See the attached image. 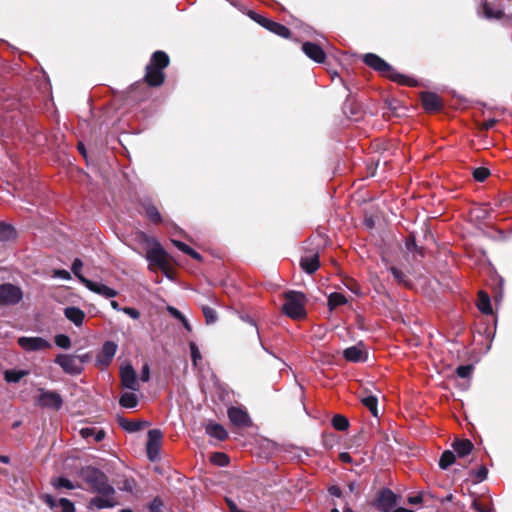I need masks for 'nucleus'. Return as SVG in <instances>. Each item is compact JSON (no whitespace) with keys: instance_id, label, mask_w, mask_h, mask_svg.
<instances>
[{"instance_id":"7c9ffc66","label":"nucleus","mask_w":512,"mask_h":512,"mask_svg":"<svg viewBox=\"0 0 512 512\" xmlns=\"http://www.w3.org/2000/svg\"><path fill=\"white\" fill-rule=\"evenodd\" d=\"M346 302H347L346 297L338 292H334V293L330 294L329 298H328V305H329L330 309H334L340 305L345 304Z\"/></svg>"},{"instance_id":"423d86ee","label":"nucleus","mask_w":512,"mask_h":512,"mask_svg":"<svg viewBox=\"0 0 512 512\" xmlns=\"http://www.w3.org/2000/svg\"><path fill=\"white\" fill-rule=\"evenodd\" d=\"M65 373L70 375H79L83 371V366H79V359L76 355L58 354L54 360Z\"/></svg>"},{"instance_id":"aec40b11","label":"nucleus","mask_w":512,"mask_h":512,"mask_svg":"<svg viewBox=\"0 0 512 512\" xmlns=\"http://www.w3.org/2000/svg\"><path fill=\"white\" fill-rule=\"evenodd\" d=\"M421 101L426 111H437L442 107L441 98L432 92H424L421 95Z\"/></svg>"},{"instance_id":"f03ea898","label":"nucleus","mask_w":512,"mask_h":512,"mask_svg":"<svg viewBox=\"0 0 512 512\" xmlns=\"http://www.w3.org/2000/svg\"><path fill=\"white\" fill-rule=\"evenodd\" d=\"M283 296L285 303L282 310L285 315L294 320L302 319L306 316V297L302 292L290 290L285 292Z\"/></svg>"},{"instance_id":"680f3d73","label":"nucleus","mask_w":512,"mask_h":512,"mask_svg":"<svg viewBox=\"0 0 512 512\" xmlns=\"http://www.w3.org/2000/svg\"><path fill=\"white\" fill-rule=\"evenodd\" d=\"M421 501H422L421 496H413V497H409V499H408V502H409L410 504H418V503H420Z\"/></svg>"},{"instance_id":"bf43d9fd","label":"nucleus","mask_w":512,"mask_h":512,"mask_svg":"<svg viewBox=\"0 0 512 512\" xmlns=\"http://www.w3.org/2000/svg\"><path fill=\"white\" fill-rule=\"evenodd\" d=\"M329 493L333 496H336V497H340L341 495V490L339 487L337 486H332L329 488Z\"/></svg>"},{"instance_id":"4be33fe9","label":"nucleus","mask_w":512,"mask_h":512,"mask_svg":"<svg viewBox=\"0 0 512 512\" xmlns=\"http://www.w3.org/2000/svg\"><path fill=\"white\" fill-rule=\"evenodd\" d=\"M114 494H99L90 501V505L97 509L111 508L115 505Z\"/></svg>"},{"instance_id":"774afa93","label":"nucleus","mask_w":512,"mask_h":512,"mask_svg":"<svg viewBox=\"0 0 512 512\" xmlns=\"http://www.w3.org/2000/svg\"><path fill=\"white\" fill-rule=\"evenodd\" d=\"M392 512H414V511L407 509V508L400 507V508L393 510Z\"/></svg>"},{"instance_id":"e433bc0d","label":"nucleus","mask_w":512,"mask_h":512,"mask_svg":"<svg viewBox=\"0 0 512 512\" xmlns=\"http://www.w3.org/2000/svg\"><path fill=\"white\" fill-rule=\"evenodd\" d=\"M362 403L364 406H366L371 413L377 417L378 411H377V398L374 396H367L362 398Z\"/></svg>"},{"instance_id":"393cba45","label":"nucleus","mask_w":512,"mask_h":512,"mask_svg":"<svg viewBox=\"0 0 512 512\" xmlns=\"http://www.w3.org/2000/svg\"><path fill=\"white\" fill-rule=\"evenodd\" d=\"M206 432L208 435L218 440H225L228 437V433L225 428L217 423H209L206 426Z\"/></svg>"},{"instance_id":"2f4dec72","label":"nucleus","mask_w":512,"mask_h":512,"mask_svg":"<svg viewBox=\"0 0 512 512\" xmlns=\"http://www.w3.org/2000/svg\"><path fill=\"white\" fill-rule=\"evenodd\" d=\"M455 462V454L452 451L446 450L442 453L439 466L441 469H447L450 465Z\"/></svg>"},{"instance_id":"e2e57ef3","label":"nucleus","mask_w":512,"mask_h":512,"mask_svg":"<svg viewBox=\"0 0 512 512\" xmlns=\"http://www.w3.org/2000/svg\"><path fill=\"white\" fill-rule=\"evenodd\" d=\"M111 307L116 311H122L123 308H120L119 303L115 300L110 302Z\"/></svg>"},{"instance_id":"4c0bfd02","label":"nucleus","mask_w":512,"mask_h":512,"mask_svg":"<svg viewBox=\"0 0 512 512\" xmlns=\"http://www.w3.org/2000/svg\"><path fill=\"white\" fill-rule=\"evenodd\" d=\"M202 312L204 314L206 324H208V325L214 324L217 321V318H218L217 312L213 308L208 307V306H203Z\"/></svg>"},{"instance_id":"c9c22d12","label":"nucleus","mask_w":512,"mask_h":512,"mask_svg":"<svg viewBox=\"0 0 512 512\" xmlns=\"http://www.w3.org/2000/svg\"><path fill=\"white\" fill-rule=\"evenodd\" d=\"M332 425L339 431H345L349 427V422L346 417L338 414L333 417Z\"/></svg>"},{"instance_id":"58836bf2","label":"nucleus","mask_w":512,"mask_h":512,"mask_svg":"<svg viewBox=\"0 0 512 512\" xmlns=\"http://www.w3.org/2000/svg\"><path fill=\"white\" fill-rule=\"evenodd\" d=\"M189 348H190V352H191V358H192L193 365L195 367H197L198 362L202 360L200 350L195 342H190Z\"/></svg>"},{"instance_id":"412c9836","label":"nucleus","mask_w":512,"mask_h":512,"mask_svg":"<svg viewBox=\"0 0 512 512\" xmlns=\"http://www.w3.org/2000/svg\"><path fill=\"white\" fill-rule=\"evenodd\" d=\"M65 317L75 326L80 327L85 319V313L78 307L69 306L64 309Z\"/></svg>"},{"instance_id":"13d9d810","label":"nucleus","mask_w":512,"mask_h":512,"mask_svg":"<svg viewBox=\"0 0 512 512\" xmlns=\"http://www.w3.org/2000/svg\"><path fill=\"white\" fill-rule=\"evenodd\" d=\"M76 356L79 359V366H83L84 363L88 362L91 359L89 353H85L82 355H76Z\"/></svg>"},{"instance_id":"79ce46f5","label":"nucleus","mask_w":512,"mask_h":512,"mask_svg":"<svg viewBox=\"0 0 512 512\" xmlns=\"http://www.w3.org/2000/svg\"><path fill=\"white\" fill-rule=\"evenodd\" d=\"M83 267V262L79 259V258H76L73 263H72V272L74 273V275L78 278V280L82 283V280L83 279H87L86 277H84L82 274H81V269Z\"/></svg>"},{"instance_id":"0eeeda50","label":"nucleus","mask_w":512,"mask_h":512,"mask_svg":"<svg viewBox=\"0 0 512 512\" xmlns=\"http://www.w3.org/2000/svg\"><path fill=\"white\" fill-rule=\"evenodd\" d=\"M18 345L27 352L42 351L52 348V344L42 337H20L17 340Z\"/></svg>"},{"instance_id":"b1692460","label":"nucleus","mask_w":512,"mask_h":512,"mask_svg":"<svg viewBox=\"0 0 512 512\" xmlns=\"http://www.w3.org/2000/svg\"><path fill=\"white\" fill-rule=\"evenodd\" d=\"M482 13L483 16L489 20H499L504 16V12L501 8H495L487 1L482 4Z\"/></svg>"},{"instance_id":"2eb2a0df","label":"nucleus","mask_w":512,"mask_h":512,"mask_svg":"<svg viewBox=\"0 0 512 512\" xmlns=\"http://www.w3.org/2000/svg\"><path fill=\"white\" fill-rule=\"evenodd\" d=\"M229 420L238 427H248L251 425V420L246 411L238 407H230L228 409Z\"/></svg>"},{"instance_id":"4d7b16f0","label":"nucleus","mask_w":512,"mask_h":512,"mask_svg":"<svg viewBox=\"0 0 512 512\" xmlns=\"http://www.w3.org/2000/svg\"><path fill=\"white\" fill-rule=\"evenodd\" d=\"M105 437V433L103 430H96L95 429V433L93 435V438H94V441L95 442H100L104 439Z\"/></svg>"},{"instance_id":"de8ad7c7","label":"nucleus","mask_w":512,"mask_h":512,"mask_svg":"<svg viewBox=\"0 0 512 512\" xmlns=\"http://www.w3.org/2000/svg\"><path fill=\"white\" fill-rule=\"evenodd\" d=\"M173 244L182 252L184 253H190V251L192 252V248L189 247L187 244L181 242V241H177V240H172Z\"/></svg>"},{"instance_id":"4468645a","label":"nucleus","mask_w":512,"mask_h":512,"mask_svg":"<svg viewBox=\"0 0 512 512\" xmlns=\"http://www.w3.org/2000/svg\"><path fill=\"white\" fill-rule=\"evenodd\" d=\"M82 284L91 292H94L104 298H114L118 295V292L115 289L100 282L83 279Z\"/></svg>"},{"instance_id":"c03bdc74","label":"nucleus","mask_w":512,"mask_h":512,"mask_svg":"<svg viewBox=\"0 0 512 512\" xmlns=\"http://www.w3.org/2000/svg\"><path fill=\"white\" fill-rule=\"evenodd\" d=\"M211 460L213 463L219 465V466H225L228 464L229 459L224 453H214L211 457Z\"/></svg>"},{"instance_id":"9b49d317","label":"nucleus","mask_w":512,"mask_h":512,"mask_svg":"<svg viewBox=\"0 0 512 512\" xmlns=\"http://www.w3.org/2000/svg\"><path fill=\"white\" fill-rule=\"evenodd\" d=\"M117 344L112 341H106L100 352L96 356L95 364L100 368H106L112 362L116 352H117Z\"/></svg>"},{"instance_id":"69168bd1","label":"nucleus","mask_w":512,"mask_h":512,"mask_svg":"<svg viewBox=\"0 0 512 512\" xmlns=\"http://www.w3.org/2000/svg\"><path fill=\"white\" fill-rule=\"evenodd\" d=\"M348 487H349V491H350L351 493H358L357 486H356V484H355L354 482H351V483L348 485Z\"/></svg>"},{"instance_id":"dca6fc26","label":"nucleus","mask_w":512,"mask_h":512,"mask_svg":"<svg viewBox=\"0 0 512 512\" xmlns=\"http://www.w3.org/2000/svg\"><path fill=\"white\" fill-rule=\"evenodd\" d=\"M121 381L124 387L136 391L139 388L136 372L131 365H126L120 371Z\"/></svg>"},{"instance_id":"f704fd0d","label":"nucleus","mask_w":512,"mask_h":512,"mask_svg":"<svg viewBox=\"0 0 512 512\" xmlns=\"http://www.w3.org/2000/svg\"><path fill=\"white\" fill-rule=\"evenodd\" d=\"M51 484L54 486V488L56 489H62V488H65V489H68V490H72L75 488V485L67 478H64V477H60V478H53L51 480Z\"/></svg>"},{"instance_id":"1a4fd4ad","label":"nucleus","mask_w":512,"mask_h":512,"mask_svg":"<svg viewBox=\"0 0 512 512\" xmlns=\"http://www.w3.org/2000/svg\"><path fill=\"white\" fill-rule=\"evenodd\" d=\"M22 291L19 287L12 284L0 285V305H14L22 299Z\"/></svg>"},{"instance_id":"338daca9","label":"nucleus","mask_w":512,"mask_h":512,"mask_svg":"<svg viewBox=\"0 0 512 512\" xmlns=\"http://www.w3.org/2000/svg\"><path fill=\"white\" fill-rule=\"evenodd\" d=\"M228 504L231 512H237V510H239L235 503L228 501Z\"/></svg>"},{"instance_id":"f3484780","label":"nucleus","mask_w":512,"mask_h":512,"mask_svg":"<svg viewBox=\"0 0 512 512\" xmlns=\"http://www.w3.org/2000/svg\"><path fill=\"white\" fill-rule=\"evenodd\" d=\"M303 52L312 60H314L317 63H323L326 58V54L323 51V49L312 42H305L302 45Z\"/></svg>"},{"instance_id":"f8f14e48","label":"nucleus","mask_w":512,"mask_h":512,"mask_svg":"<svg viewBox=\"0 0 512 512\" xmlns=\"http://www.w3.org/2000/svg\"><path fill=\"white\" fill-rule=\"evenodd\" d=\"M397 502L396 494L390 489H382L376 499L375 506L382 512H389Z\"/></svg>"},{"instance_id":"ea45409f","label":"nucleus","mask_w":512,"mask_h":512,"mask_svg":"<svg viewBox=\"0 0 512 512\" xmlns=\"http://www.w3.org/2000/svg\"><path fill=\"white\" fill-rule=\"evenodd\" d=\"M55 344L62 349H69L71 347V340L65 334H58L55 336Z\"/></svg>"},{"instance_id":"5701e85b","label":"nucleus","mask_w":512,"mask_h":512,"mask_svg":"<svg viewBox=\"0 0 512 512\" xmlns=\"http://www.w3.org/2000/svg\"><path fill=\"white\" fill-rule=\"evenodd\" d=\"M300 265L308 274L314 273L319 268V258L317 254L301 258Z\"/></svg>"},{"instance_id":"c85d7f7f","label":"nucleus","mask_w":512,"mask_h":512,"mask_svg":"<svg viewBox=\"0 0 512 512\" xmlns=\"http://www.w3.org/2000/svg\"><path fill=\"white\" fill-rule=\"evenodd\" d=\"M16 237V230L13 226L5 223H0V241L5 242L12 240Z\"/></svg>"},{"instance_id":"6ab92c4d","label":"nucleus","mask_w":512,"mask_h":512,"mask_svg":"<svg viewBox=\"0 0 512 512\" xmlns=\"http://www.w3.org/2000/svg\"><path fill=\"white\" fill-rule=\"evenodd\" d=\"M364 62L369 67L381 73H387L391 70V66L382 58L373 53H368L364 56Z\"/></svg>"},{"instance_id":"7ed1b4c3","label":"nucleus","mask_w":512,"mask_h":512,"mask_svg":"<svg viewBox=\"0 0 512 512\" xmlns=\"http://www.w3.org/2000/svg\"><path fill=\"white\" fill-rule=\"evenodd\" d=\"M138 238L145 244V257L150 265L164 268L167 264V254L160 243L155 238L149 237L144 233H140Z\"/></svg>"},{"instance_id":"473e14b6","label":"nucleus","mask_w":512,"mask_h":512,"mask_svg":"<svg viewBox=\"0 0 512 512\" xmlns=\"http://www.w3.org/2000/svg\"><path fill=\"white\" fill-rule=\"evenodd\" d=\"M28 374L25 370H8L5 372V379L7 382L16 383Z\"/></svg>"},{"instance_id":"c756f323","label":"nucleus","mask_w":512,"mask_h":512,"mask_svg":"<svg viewBox=\"0 0 512 512\" xmlns=\"http://www.w3.org/2000/svg\"><path fill=\"white\" fill-rule=\"evenodd\" d=\"M120 424L124 430L130 433L140 431L144 426L148 425L147 422L130 421L125 419H123Z\"/></svg>"},{"instance_id":"3c124183","label":"nucleus","mask_w":512,"mask_h":512,"mask_svg":"<svg viewBox=\"0 0 512 512\" xmlns=\"http://www.w3.org/2000/svg\"><path fill=\"white\" fill-rule=\"evenodd\" d=\"M167 311L170 313V315H172L174 318H176L178 320H181L184 317V315L173 306H168Z\"/></svg>"},{"instance_id":"37998d69","label":"nucleus","mask_w":512,"mask_h":512,"mask_svg":"<svg viewBox=\"0 0 512 512\" xmlns=\"http://www.w3.org/2000/svg\"><path fill=\"white\" fill-rule=\"evenodd\" d=\"M489 175H490V172L485 167H479V168L474 169V171H473V177L475 178V180H477L479 182H483L484 180H486V178Z\"/></svg>"},{"instance_id":"bb28decb","label":"nucleus","mask_w":512,"mask_h":512,"mask_svg":"<svg viewBox=\"0 0 512 512\" xmlns=\"http://www.w3.org/2000/svg\"><path fill=\"white\" fill-rule=\"evenodd\" d=\"M478 309L484 313V314H491L492 313V307L490 303V298L487 293L485 292H479L478 296V303H477Z\"/></svg>"},{"instance_id":"a878e982","label":"nucleus","mask_w":512,"mask_h":512,"mask_svg":"<svg viewBox=\"0 0 512 512\" xmlns=\"http://www.w3.org/2000/svg\"><path fill=\"white\" fill-rule=\"evenodd\" d=\"M453 448L455 452L460 457H464L471 453L473 449V444L470 440H456L453 444Z\"/></svg>"},{"instance_id":"6e6552de","label":"nucleus","mask_w":512,"mask_h":512,"mask_svg":"<svg viewBox=\"0 0 512 512\" xmlns=\"http://www.w3.org/2000/svg\"><path fill=\"white\" fill-rule=\"evenodd\" d=\"M249 16L257 23H259L261 26H263L264 28L268 29L269 31L273 32L278 36H281L283 38H288L290 36L289 29L280 23L274 22L252 11L249 13Z\"/></svg>"},{"instance_id":"603ef678","label":"nucleus","mask_w":512,"mask_h":512,"mask_svg":"<svg viewBox=\"0 0 512 512\" xmlns=\"http://www.w3.org/2000/svg\"><path fill=\"white\" fill-rule=\"evenodd\" d=\"M53 276L64 280H69L71 278L70 273L66 270H55Z\"/></svg>"},{"instance_id":"39448f33","label":"nucleus","mask_w":512,"mask_h":512,"mask_svg":"<svg viewBox=\"0 0 512 512\" xmlns=\"http://www.w3.org/2000/svg\"><path fill=\"white\" fill-rule=\"evenodd\" d=\"M39 395L36 398V405L42 408L59 410L63 405L61 395L56 391L45 390L40 388Z\"/></svg>"},{"instance_id":"f257e3e1","label":"nucleus","mask_w":512,"mask_h":512,"mask_svg":"<svg viewBox=\"0 0 512 512\" xmlns=\"http://www.w3.org/2000/svg\"><path fill=\"white\" fill-rule=\"evenodd\" d=\"M169 65V57L163 51H156L146 67L145 79L151 86H160L164 82L162 70Z\"/></svg>"},{"instance_id":"a19ab883","label":"nucleus","mask_w":512,"mask_h":512,"mask_svg":"<svg viewBox=\"0 0 512 512\" xmlns=\"http://www.w3.org/2000/svg\"><path fill=\"white\" fill-rule=\"evenodd\" d=\"M390 271L398 283L404 284V285L408 284L407 275L403 271H401L400 269H398L396 267H391Z\"/></svg>"},{"instance_id":"052dcab7","label":"nucleus","mask_w":512,"mask_h":512,"mask_svg":"<svg viewBox=\"0 0 512 512\" xmlns=\"http://www.w3.org/2000/svg\"><path fill=\"white\" fill-rule=\"evenodd\" d=\"M339 457L342 462L348 463L351 461V456L348 453H341Z\"/></svg>"},{"instance_id":"0e129e2a","label":"nucleus","mask_w":512,"mask_h":512,"mask_svg":"<svg viewBox=\"0 0 512 512\" xmlns=\"http://www.w3.org/2000/svg\"><path fill=\"white\" fill-rule=\"evenodd\" d=\"M184 326V328L188 331H191V325L189 324V322L187 321V319L185 317H183V319L180 320Z\"/></svg>"},{"instance_id":"cd10ccee","label":"nucleus","mask_w":512,"mask_h":512,"mask_svg":"<svg viewBox=\"0 0 512 512\" xmlns=\"http://www.w3.org/2000/svg\"><path fill=\"white\" fill-rule=\"evenodd\" d=\"M119 403L124 408H135L138 404V398L132 392H125L121 395Z\"/></svg>"},{"instance_id":"9d476101","label":"nucleus","mask_w":512,"mask_h":512,"mask_svg":"<svg viewBox=\"0 0 512 512\" xmlns=\"http://www.w3.org/2000/svg\"><path fill=\"white\" fill-rule=\"evenodd\" d=\"M163 433L159 429H152L148 432L146 451L149 460L156 461L159 458Z\"/></svg>"},{"instance_id":"20e7f679","label":"nucleus","mask_w":512,"mask_h":512,"mask_svg":"<svg viewBox=\"0 0 512 512\" xmlns=\"http://www.w3.org/2000/svg\"><path fill=\"white\" fill-rule=\"evenodd\" d=\"M85 481L90 489L98 494H114V488L108 483L104 473L97 469H90L86 472Z\"/></svg>"},{"instance_id":"09e8293b","label":"nucleus","mask_w":512,"mask_h":512,"mask_svg":"<svg viewBox=\"0 0 512 512\" xmlns=\"http://www.w3.org/2000/svg\"><path fill=\"white\" fill-rule=\"evenodd\" d=\"M162 502L159 499H154L149 506V512H161Z\"/></svg>"},{"instance_id":"49530a36","label":"nucleus","mask_w":512,"mask_h":512,"mask_svg":"<svg viewBox=\"0 0 512 512\" xmlns=\"http://www.w3.org/2000/svg\"><path fill=\"white\" fill-rule=\"evenodd\" d=\"M122 311L127 314L129 317H131L132 319H138L140 317V313L138 310H136L135 308H131V307H124L122 309Z\"/></svg>"},{"instance_id":"864d4df0","label":"nucleus","mask_w":512,"mask_h":512,"mask_svg":"<svg viewBox=\"0 0 512 512\" xmlns=\"http://www.w3.org/2000/svg\"><path fill=\"white\" fill-rule=\"evenodd\" d=\"M487 474L488 470L486 467L482 466L481 468H479L476 472L477 481H483L487 477Z\"/></svg>"},{"instance_id":"8fccbe9b","label":"nucleus","mask_w":512,"mask_h":512,"mask_svg":"<svg viewBox=\"0 0 512 512\" xmlns=\"http://www.w3.org/2000/svg\"><path fill=\"white\" fill-rule=\"evenodd\" d=\"M94 433H95V428L86 427V428H82L80 430V434L84 439H89V438L93 437Z\"/></svg>"},{"instance_id":"a211bd4d","label":"nucleus","mask_w":512,"mask_h":512,"mask_svg":"<svg viewBox=\"0 0 512 512\" xmlns=\"http://www.w3.org/2000/svg\"><path fill=\"white\" fill-rule=\"evenodd\" d=\"M343 356L347 361L354 363L364 362L367 358L366 351L361 344L346 348L343 351Z\"/></svg>"},{"instance_id":"5fc2aeb1","label":"nucleus","mask_w":512,"mask_h":512,"mask_svg":"<svg viewBox=\"0 0 512 512\" xmlns=\"http://www.w3.org/2000/svg\"><path fill=\"white\" fill-rule=\"evenodd\" d=\"M140 378L143 382H147L150 378V370L148 365H144L141 371Z\"/></svg>"},{"instance_id":"6e6d98bb","label":"nucleus","mask_w":512,"mask_h":512,"mask_svg":"<svg viewBox=\"0 0 512 512\" xmlns=\"http://www.w3.org/2000/svg\"><path fill=\"white\" fill-rule=\"evenodd\" d=\"M495 124H496L495 119H488L482 123L481 128L484 130H489V129H492L495 126Z\"/></svg>"},{"instance_id":"ddd939ff","label":"nucleus","mask_w":512,"mask_h":512,"mask_svg":"<svg viewBox=\"0 0 512 512\" xmlns=\"http://www.w3.org/2000/svg\"><path fill=\"white\" fill-rule=\"evenodd\" d=\"M41 499L55 512H75L74 504L66 498L57 500L53 496L45 494L41 496Z\"/></svg>"},{"instance_id":"a18cd8bd","label":"nucleus","mask_w":512,"mask_h":512,"mask_svg":"<svg viewBox=\"0 0 512 512\" xmlns=\"http://www.w3.org/2000/svg\"><path fill=\"white\" fill-rule=\"evenodd\" d=\"M473 367L471 365H462L456 369V373L461 378H468L472 373Z\"/></svg>"},{"instance_id":"72a5a7b5","label":"nucleus","mask_w":512,"mask_h":512,"mask_svg":"<svg viewBox=\"0 0 512 512\" xmlns=\"http://www.w3.org/2000/svg\"><path fill=\"white\" fill-rule=\"evenodd\" d=\"M144 208L145 214L151 222L157 224L162 221L161 215L155 206L149 204L146 205Z\"/></svg>"}]
</instances>
